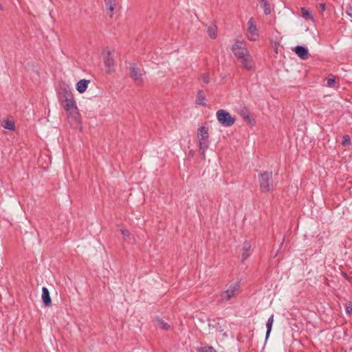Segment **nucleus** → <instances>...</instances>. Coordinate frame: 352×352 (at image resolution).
<instances>
[{"label": "nucleus", "mask_w": 352, "mask_h": 352, "mask_svg": "<svg viewBox=\"0 0 352 352\" xmlns=\"http://www.w3.org/2000/svg\"><path fill=\"white\" fill-rule=\"evenodd\" d=\"M198 352H217L212 346H203L197 349Z\"/></svg>", "instance_id": "obj_20"}, {"label": "nucleus", "mask_w": 352, "mask_h": 352, "mask_svg": "<svg viewBox=\"0 0 352 352\" xmlns=\"http://www.w3.org/2000/svg\"><path fill=\"white\" fill-rule=\"evenodd\" d=\"M102 56L105 67L108 69L109 72L111 71L114 65L113 55L106 48L103 50Z\"/></svg>", "instance_id": "obj_9"}, {"label": "nucleus", "mask_w": 352, "mask_h": 352, "mask_svg": "<svg viewBox=\"0 0 352 352\" xmlns=\"http://www.w3.org/2000/svg\"><path fill=\"white\" fill-rule=\"evenodd\" d=\"M216 115L218 122L223 126L228 127L234 124L235 118L224 109L217 111Z\"/></svg>", "instance_id": "obj_6"}, {"label": "nucleus", "mask_w": 352, "mask_h": 352, "mask_svg": "<svg viewBox=\"0 0 352 352\" xmlns=\"http://www.w3.org/2000/svg\"><path fill=\"white\" fill-rule=\"evenodd\" d=\"M89 82H90V80H89L82 79V80H79L76 83V90L80 94L84 93L87 90Z\"/></svg>", "instance_id": "obj_12"}, {"label": "nucleus", "mask_w": 352, "mask_h": 352, "mask_svg": "<svg viewBox=\"0 0 352 352\" xmlns=\"http://www.w3.org/2000/svg\"><path fill=\"white\" fill-rule=\"evenodd\" d=\"M301 12H302L303 17H305V18H308V17L311 18V13L307 10H306L305 8H301Z\"/></svg>", "instance_id": "obj_25"}, {"label": "nucleus", "mask_w": 352, "mask_h": 352, "mask_svg": "<svg viewBox=\"0 0 352 352\" xmlns=\"http://www.w3.org/2000/svg\"><path fill=\"white\" fill-rule=\"evenodd\" d=\"M196 103L201 106L206 105V97L204 91L199 90L197 95Z\"/></svg>", "instance_id": "obj_18"}, {"label": "nucleus", "mask_w": 352, "mask_h": 352, "mask_svg": "<svg viewBox=\"0 0 352 352\" xmlns=\"http://www.w3.org/2000/svg\"><path fill=\"white\" fill-rule=\"evenodd\" d=\"M120 231L121 232V234H122L125 241L129 243H132L133 241L134 237L129 232V230L122 227L120 228Z\"/></svg>", "instance_id": "obj_15"}, {"label": "nucleus", "mask_w": 352, "mask_h": 352, "mask_svg": "<svg viewBox=\"0 0 352 352\" xmlns=\"http://www.w3.org/2000/svg\"><path fill=\"white\" fill-rule=\"evenodd\" d=\"M197 137L199 142V147L201 151V155L204 159L205 152L209 147V133L208 128L204 126H200L197 129Z\"/></svg>", "instance_id": "obj_2"}, {"label": "nucleus", "mask_w": 352, "mask_h": 352, "mask_svg": "<svg viewBox=\"0 0 352 352\" xmlns=\"http://www.w3.org/2000/svg\"><path fill=\"white\" fill-rule=\"evenodd\" d=\"M241 115L244 119L250 120V113L246 108H244L243 109L241 110Z\"/></svg>", "instance_id": "obj_24"}, {"label": "nucleus", "mask_w": 352, "mask_h": 352, "mask_svg": "<svg viewBox=\"0 0 352 352\" xmlns=\"http://www.w3.org/2000/svg\"><path fill=\"white\" fill-rule=\"evenodd\" d=\"M1 126L4 129H8L10 131H14V129H15L14 122L12 120H3L1 122Z\"/></svg>", "instance_id": "obj_17"}, {"label": "nucleus", "mask_w": 352, "mask_h": 352, "mask_svg": "<svg viewBox=\"0 0 352 352\" xmlns=\"http://www.w3.org/2000/svg\"><path fill=\"white\" fill-rule=\"evenodd\" d=\"M261 6V7L263 9V12L266 15H268L272 12V6L270 3V0H257Z\"/></svg>", "instance_id": "obj_14"}, {"label": "nucleus", "mask_w": 352, "mask_h": 352, "mask_svg": "<svg viewBox=\"0 0 352 352\" xmlns=\"http://www.w3.org/2000/svg\"><path fill=\"white\" fill-rule=\"evenodd\" d=\"M258 180L260 189L263 192H268L273 190L274 183L272 172H265L261 174Z\"/></svg>", "instance_id": "obj_4"}, {"label": "nucleus", "mask_w": 352, "mask_h": 352, "mask_svg": "<svg viewBox=\"0 0 352 352\" xmlns=\"http://www.w3.org/2000/svg\"><path fill=\"white\" fill-rule=\"evenodd\" d=\"M65 109L70 122L76 124H78L80 122V115L78 113L76 102L73 98L65 99Z\"/></svg>", "instance_id": "obj_3"}, {"label": "nucleus", "mask_w": 352, "mask_h": 352, "mask_svg": "<svg viewBox=\"0 0 352 352\" xmlns=\"http://www.w3.org/2000/svg\"><path fill=\"white\" fill-rule=\"evenodd\" d=\"M223 335L225 337H227V336H228V335H227V334H226V333H225V332H224V333H223Z\"/></svg>", "instance_id": "obj_33"}, {"label": "nucleus", "mask_w": 352, "mask_h": 352, "mask_svg": "<svg viewBox=\"0 0 352 352\" xmlns=\"http://www.w3.org/2000/svg\"><path fill=\"white\" fill-rule=\"evenodd\" d=\"M240 292V285L239 283H234L231 284L229 287L222 292L220 295V301H228L232 298H235Z\"/></svg>", "instance_id": "obj_5"}, {"label": "nucleus", "mask_w": 352, "mask_h": 352, "mask_svg": "<svg viewBox=\"0 0 352 352\" xmlns=\"http://www.w3.org/2000/svg\"><path fill=\"white\" fill-rule=\"evenodd\" d=\"M321 8L324 9V4H321Z\"/></svg>", "instance_id": "obj_32"}, {"label": "nucleus", "mask_w": 352, "mask_h": 352, "mask_svg": "<svg viewBox=\"0 0 352 352\" xmlns=\"http://www.w3.org/2000/svg\"><path fill=\"white\" fill-rule=\"evenodd\" d=\"M156 326L162 330H168L170 325L160 318H156L155 320Z\"/></svg>", "instance_id": "obj_19"}, {"label": "nucleus", "mask_w": 352, "mask_h": 352, "mask_svg": "<svg viewBox=\"0 0 352 352\" xmlns=\"http://www.w3.org/2000/svg\"><path fill=\"white\" fill-rule=\"evenodd\" d=\"M207 33L211 38H212V39L216 38L217 36V26L213 24L208 25L207 28Z\"/></svg>", "instance_id": "obj_16"}, {"label": "nucleus", "mask_w": 352, "mask_h": 352, "mask_svg": "<svg viewBox=\"0 0 352 352\" xmlns=\"http://www.w3.org/2000/svg\"><path fill=\"white\" fill-rule=\"evenodd\" d=\"M234 56L240 60L242 67L250 70L253 68V63L249 54V51L244 47L243 42L236 41L232 47Z\"/></svg>", "instance_id": "obj_1"}, {"label": "nucleus", "mask_w": 352, "mask_h": 352, "mask_svg": "<svg viewBox=\"0 0 352 352\" xmlns=\"http://www.w3.org/2000/svg\"><path fill=\"white\" fill-rule=\"evenodd\" d=\"M51 305V298L50 296V292L47 288H45V307Z\"/></svg>", "instance_id": "obj_22"}, {"label": "nucleus", "mask_w": 352, "mask_h": 352, "mask_svg": "<svg viewBox=\"0 0 352 352\" xmlns=\"http://www.w3.org/2000/svg\"><path fill=\"white\" fill-rule=\"evenodd\" d=\"M248 32L247 36L249 40L254 41L257 39L258 34L256 25L253 18H250L248 22Z\"/></svg>", "instance_id": "obj_8"}, {"label": "nucleus", "mask_w": 352, "mask_h": 352, "mask_svg": "<svg viewBox=\"0 0 352 352\" xmlns=\"http://www.w3.org/2000/svg\"><path fill=\"white\" fill-rule=\"evenodd\" d=\"M346 310L348 314H352V307L351 306H346Z\"/></svg>", "instance_id": "obj_30"}, {"label": "nucleus", "mask_w": 352, "mask_h": 352, "mask_svg": "<svg viewBox=\"0 0 352 352\" xmlns=\"http://www.w3.org/2000/svg\"><path fill=\"white\" fill-rule=\"evenodd\" d=\"M336 79L333 76L329 77L327 78V86L329 87H334L336 86Z\"/></svg>", "instance_id": "obj_21"}, {"label": "nucleus", "mask_w": 352, "mask_h": 352, "mask_svg": "<svg viewBox=\"0 0 352 352\" xmlns=\"http://www.w3.org/2000/svg\"><path fill=\"white\" fill-rule=\"evenodd\" d=\"M294 52L298 55V56L302 60H307L309 56L308 50L301 45L296 46L295 47Z\"/></svg>", "instance_id": "obj_10"}, {"label": "nucleus", "mask_w": 352, "mask_h": 352, "mask_svg": "<svg viewBox=\"0 0 352 352\" xmlns=\"http://www.w3.org/2000/svg\"><path fill=\"white\" fill-rule=\"evenodd\" d=\"M44 287H42V294H41V299L44 301Z\"/></svg>", "instance_id": "obj_31"}, {"label": "nucleus", "mask_w": 352, "mask_h": 352, "mask_svg": "<svg viewBox=\"0 0 352 352\" xmlns=\"http://www.w3.org/2000/svg\"><path fill=\"white\" fill-rule=\"evenodd\" d=\"M117 0H104L105 9L109 11L110 17H112L113 12L116 8Z\"/></svg>", "instance_id": "obj_11"}, {"label": "nucleus", "mask_w": 352, "mask_h": 352, "mask_svg": "<svg viewBox=\"0 0 352 352\" xmlns=\"http://www.w3.org/2000/svg\"><path fill=\"white\" fill-rule=\"evenodd\" d=\"M201 78L204 82L208 83L210 82L209 75L208 74H204L201 76Z\"/></svg>", "instance_id": "obj_27"}, {"label": "nucleus", "mask_w": 352, "mask_h": 352, "mask_svg": "<svg viewBox=\"0 0 352 352\" xmlns=\"http://www.w3.org/2000/svg\"><path fill=\"white\" fill-rule=\"evenodd\" d=\"M129 72L131 77L137 85H142L144 82L142 78V71L138 68L135 63L129 64Z\"/></svg>", "instance_id": "obj_7"}, {"label": "nucleus", "mask_w": 352, "mask_h": 352, "mask_svg": "<svg viewBox=\"0 0 352 352\" xmlns=\"http://www.w3.org/2000/svg\"><path fill=\"white\" fill-rule=\"evenodd\" d=\"M351 144V138L349 135H345L342 138V144L343 146L349 145Z\"/></svg>", "instance_id": "obj_23"}, {"label": "nucleus", "mask_w": 352, "mask_h": 352, "mask_svg": "<svg viewBox=\"0 0 352 352\" xmlns=\"http://www.w3.org/2000/svg\"><path fill=\"white\" fill-rule=\"evenodd\" d=\"M274 322V315H272L267 320V323L271 324L273 325Z\"/></svg>", "instance_id": "obj_28"}, {"label": "nucleus", "mask_w": 352, "mask_h": 352, "mask_svg": "<svg viewBox=\"0 0 352 352\" xmlns=\"http://www.w3.org/2000/svg\"><path fill=\"white\" fill-rule=\"evenodd\" d=\"M346 14L352 18V8L350 7L346 10Z\"/></svg>", "instance_id": "obj_29"}, {"label": "nucleus", "mask_w": 352, "mask_h": 352, "mask_svg": "<svg viewBox=\"0 0 352 352\" xmlns=\"http://www.w3.org/2000/svg\"><path fill=\"white\" fill-rule=\"evenodd\" d=\"M266 327H267V331L265 335V339L267 340L270 334V332L272 331V324H268L266 322Z\"/></svg>", "instance_id": "obj_26"}, {"label": "nucleus", "mask_w": 352, "mask_h": 352, "mask_svg": "<svg viewBox=\"0 0 352 352\" xmlns=\"http://www.w3.org/2000/svg\"><path fill=\"white\" fill-rule=\"evenodd\" d=\"M251 243L250 241H245L243 243L242 260H246L250 255Z\"/></svg>", "instance_id": "obj_13"}]
</instances>
